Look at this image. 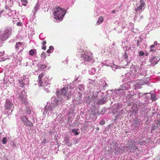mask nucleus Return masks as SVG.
Returning a JSON list of instances; mask_svg holds the SVG:
<instances>
[{
	"instance_id": "46",
	"label": "nucleus",
	"mask_w": 160,
	"mask_h": 160,
	"mask_svg": "<svg viewBox=\"0 0 160 160\" xmlns=\"http://www.w3.org/2000/svg\"><path fill=\"white\" fill-rule=\"evenodd\" d=\"M43 53H42L41 54V57H42L43 55Z\"/></svg>"
},
{
	"instance_id": "30",
	"label": "nucleus",
	"mask_w": 160,
	"mask_h": 160,
	"mask_svg": "<svg viewBox=\"0 0 160 160\" xmlns=\"http://www.w3.org/2000/svg\"><path fill=\"white\" fill-rule=\"evenodd\" d=\"M156 51V49H152V48H151V49H150V51L152 52H155Z\"/></svg>"
},
{
	"instance_id": "47",
	"label": "nucleus",
	"mask_w": 160,
	"mask_h": 160,
	"mask_svg": "<svg viewBox=\"0 0 160 160\" xmlns=\"http://www.w3.org/2000/svg\"><path fill=\"white\" fill-rule=\"evenodd\" d=\"M143 18V16H141V18Z\"/></svg>"
},
{
	"instance_id": "13",
	"label": "nucleus",
	"mask_w": 160,
	"mask_h": 160,
	"mask_svg": "<svg viewBox=\"0 0 160 160\" xmlns=\"http://www.w3.org/2000/svg\"><path fill=\"white\" fill-rule=\"evenodd\" d=\"M64 141L65 142V143L69 147L71 146L72 143H69V138L68 137H66L64 139Z\"/></svg>"
},
{
	"instance_id": "22",
	"label": "nucleus",
	"mask_w": 160,
	"mask_h": 160,
	"mask_svg": "<svg viewBox=\"0 0 160 160\" xmlns=\"http://www.w3.org/2000/svg\"><path fill=\"white\" fill-rule=\"evenodd\" d=\"M46 67H47L46 65H40V68L42 69H44L46 68Z\"/></svg>"
},
{
	"instance_id": "48",
	"label": "nucleus",
	"mask_w": 160,
	"mask_h": 160,
	"mask_svg": "<svg viewBox=\"0 0 160 160\" xmlns=\"http://www.w3.org/2000/svg\"><path fill=\"white\" fill-rule=\"evenodd\" d=\"M147 55H148V54L146 53V56H147Z\"/></svg>"
},
{
	"instance_id": "27",
	"label": "nucleus",
	"mask_w": 160,
	"mask_h": 160,
	"mask_svg": "<svg viewBox=\"0 0 160 160\" xmlns=\"http://www.w3.org/2000/svg\"><path fill=\"white\" fill-rule=\"evenodd\" d=\"M151 98L153 100H156V97L154 95H152L151 96Z\"/></svg>"
},
{
	"instance_id": "41",
	"label": "nucleus",
	"mask_w": 160,
	"mask_h": 160,
	"mask_svg": "<svg viewBox=\"0 0 160 160\" xmlns=\"http://www.w3.org/2000/svg\"><path fill=\"white\" fill-rule=\"evenodd\" d=\"M116 12V11L115 10H113L112 11V12L113 13H115Z\"/></svg>"
},
{
	"instance_id": "21",
	"label": "nucleus",
	"mask_w": 160,
	"mask_h": 160,
	"mask_svg": "<svg viewBox=\"0 0 160 160\" xmlns=\"http://www.w3.org/2000/svg\"><path fill=\"white\" fill-rule=\"evenodd\" d=\"M72 132L73 133H74V134L76 135H78L79 134V133L77 131H76L75 129H73Z\"/></svg>"
},
{
	"instance_id": "16",
	"label": "nucleus",
	"mask_w": 160,
	"mask_h": 160,
	"mask_svg": "<svg viewBox=\"0 0 160 160\" xmlns=\"http://www.w3.org/2000/svg\"><path fill=\"white\" fill-rule=\"evenodd\" d=\"M39 7V6L38 4H36L34 7L33 11L34 12V13L35 14L37 11L38 10Z\"/></svg>"
},
{
	"instance_id": "3",
	"label": "nucleus",
	"mask_w": 160,
	"mask_h": 160,
	"mask_svg": "<svg viewBox=\"0 0 160 160\" xmlns=\"http://www.w3.org/2000/svg\"><path fill=\"white\" fill-rule=\"evenodd\" d=\"M11 32V31L8 28H6L5 31L0 32V41H2L7 39L9 37Z\"/></svg>"
},
{
	"instance_id": "17",
	"label": "nucleus",
	"mask_w": 160,
	"mask_h": 160,
	"mask_svg": "<svg viewBox=\"0 0 160 160\" xmlns=\"http://www.w3.org/2000/svg\"><path fill=\"white\" fill-rule=\"evenodd\" d=\"M47 42L46 41H44L42 42V49L43 50H46V47L44 46L46 44Z\"/></svg>"
},
{
	"instance_id": "33",
	"label": "nucleus",
	"mask_w": 160,
	"mask_h": 160,
	"mask_svg": "<svg viewBox=\"0 0 160 160\" xmlns=\"http://www.w3.org/2000/svg\"><path fill=\"white\" fill-rule=\"evenodd\" d=\"M21 23L19 22H18L17 23V26H21Z\"/></svg>"
},
{
	"instance_id": "6",
	"label": "nucleus",
	"mask_w": 160,
	"mask_h": 160,
	"mask_svg": "<svg viewBox=\"0 0 160 160\" xmlns=\"http://www.w3.org/2000/svg\"><path fill=\"white\" fill-rule=\"evenodd\" d=\"M5 108L8 110H11L12 112L14 108V106L12 102L10 100H7L5 105Z\"/></svg>"
},
{
	"instance_id": "35",
	"label": "nucleus",
	"mask_w": 160,
	"mask_h": 160,
	"mask_svg": "<svg viewBox=\"0 0 160 160\" xmlns=\"http://www.w3.org/2000/svg\"><path fill=\"white\" fill-rule=\"evenodd\" d=\"M98 103H99V104H103L105 103V102L104 101H103L102 102H101V101H100V102H98Z\"/></svg>"
},
{
	"instance_id": "36",
	"label": "nucleus",
	"mask_w": 160,
	"mask_h": 160,
	"mask_svg": "<svg viewBox=\"0 0 160 160\" xmlns=\"http://www.w3.org/2000/svg\"><path fill=\"white\" fill-rule=\"evenodd\" d=\"M155 47V45H151V46H150V48H154Z\"/></svg>"
},
{
	"instance_id": "12",
	"label": "nucleus",
	"mask_w": 160,
	"mask_h": 160,
	"mask_svg": "<svg viewBox=\"0 0 160 160\" xmlns=\"http://www.w3.org/2000/svg\"><path fill=\"white\" fill-rule=\"evenodd\" d=\"M132 109L134 113H137L138 112V106L136 104H133L132 107Z\"/></svg>"
},
{
	"instance_id": "42",
	"label": "nucleus",
	"mask_w": 160,
	"mask_h": 160,
	"mask_svg": "<svg viewBox=\"0 0 160 160\" xmlns=\"http://www.w3.org/2000/svg\"><path fill=\"white\" fill-rule=\"evenodd\" d=\"M152 129L153 130H154L155 129V127L154 126H153L152 127Z\"/></svg>"
},
{
	"instance_id": "32",
	"label": "nucleus",
	"mask_w": 160,
	"mask_h": 160,
	"mask_svg": "<svg viewBox=\"0 0 160 160\" xmlns=\"http://www.w3.org/2000/svg\"><path fill=\"white\" fill-rule=\"evenodd\" d=\"M49 49H50V50H53L54 49V48L52 46H50L49 48Z\"/></svg>"
},
{
	"instance_id": "20",
	"label": "nucleus",
	"mask_w": 160,
	"mask_h": 160,
	"mask_svg": "<svg viewBox=\"0 0 160 160\" xmlns=\"http://www.w3.org/2000/svg\"><path fill=\"white\" fill-rule=\"evenodd\" d=\"M2 143L3 144H6L7 142V139L6 137H4L2 140Z\"/></svg>"
},
{
	"instance_id": "4",
	"label": "nucleus",
	"mask_w": 160,
	"mask_h": 160,
	"mask_svg": "<svg viewBox=\"0 0 160 160\" xmlns=\"http://www.w3.org/2000/svg\"><path fill=\"white\" fill-rule=\"evenodd\" d=\"M21 119L24 125L30 127H32L33 126L32 122L28 120V118L26 116H22L21 117Z\"/></svg>"
},
{
	"instance_id": "19",
	"label": "nucleus",
	"mask_w": 160,
	"mask_h": 160,
	"mask_svg": "<svg viewBox=\"0 0 160 160\" xmlns=\"http://www.w3.org/2000/svg\"><path fill=\"white\" fill-rule=\"evenodd\" d=\"M21 2H22V5L24 6H27V4L28 3V1L27 0H21Z\"/></svg>"
},
{
	"instance_id": "15",
	"label": "nucleus",
	"mask_w": 160,
	"mask_h": 160,
	"mask_svg": "<svg viewBox=\"0 0 160 160\" xmlns=\"http://www.w3.org/2000/svg\"><path fill=\"white\" fill-rule=\"evenodd\" d=\"M36 53V50L35 49H31L29 51V54L31 56H33L35 53Z\"/></svg>"
},
{
	"instance_id": "31",
	"label": "nucleus",
	"mask_w": 160,
	"mask_h": 160,
	"mask_svg": "<svg viewBox=\"0 0 160 160\" xmlns=\"http://www.w3.org/2000/svg\"><path fill=\"white\" fill-rule=\"evenodd\" d=\"M47 52L48 53H51V50H50V49H48L47 50Z\"/></svg>"
},
{
	"instance_id": "9",
	"label": "nucleus",
	"mask_w": 160,
	"mask_h": 160,
	"mask_svg": "<svg viewBox=\"0 0 160 160\" xmlns=\"http://www.w3.org/2000/svg\"><path fill=\"white\" fill-rule=\"evenodd\" d=\"M136 146H138L137 143V142H131V144H130L129 147L131 149L130 151L132 152H135L137 151L138 148Z\"/></svg>"
},
{
	"instance_id": "37",
	"label": "nucleus",
	"mask_w": 160,
	"mask_h": 160,
	"mask_svg": "<svg viewBox=\"0 0 160 160\" xmlns=\"http://www.w3.org/2000/svg\"><path fill=\"white\" fill-rule=\"evenodd\" d=\"M137 46H139V40H137Z\"/></svg>"
},
{
	"instance_id": "10",
	"label": "nucleus",
	"mask_w": 160,
	"mask_h": 160,
	"mask_svg": "<svg viewBox=\"0 0 160 160\" xmlns=\"http://www.w3.org/2000/svg\"><path fill=\"white\" fill-rule=\"evenodd\" d=\"M23 42H17L15 45V50L17 51L20 48H22V46L23 45Z\"/></svg>"
},
{
	"instance_id": "18",
	"label": "nucleus",
	"mask_w": 160,
	"mask_h": 160,
	"mask_svg": "<svg viewBox=\"0 0 160 160\" xmlns=\"http://www.w3.org/2000/svg\"><path fill=\"white\" fill-rule=\"evenodd\" d=\"M137 145H138V144H139L141 146H142L146 144V142L145 140H142L141 142H137Z\"/></svg>"
},
{
	"instance_id": "23",
	"label": "nucleus",
	"mask_w": 160,
	"mask_h": 160,
	"mask_svg": "<svg viewBox=\"0 0 160 160\" xmlns=\"http://www.w3.org/2000/svg\"><path fill=\"white\" fill-rule=\"evenodd\" d=\"M156 123L157 124V127H158V126H160V120H156L155 121Z\"/></svg>"
},
{
	"instance_id": "8",
	"label": "nucleus",
	"mask_w": 160,
	"mask_h": 160,
	"mask_svg": "<svg viewBox=\"0 0 160 160\" xmlns=\"http://www.w3.org/2000/svg\"><path fill=\"white\" fill-rule=\"evenodd\" d=\"M68 89L64 87L61 90V96L66 97V99H69L71 98V94L67 93Z\"/></svg>"
},
{
	"instance_id": "7",
	"label": "nucleus",
	"mask_w": 160,
	"mask_h": 160,
	"mask_svg": "<svg viewBox=\"0 0 160 160\" xmlns=\"http://www.w3.org/2000/svg\"><path fill=\"white\" fill-rule=\"evenodd\" d=\"M140 5L137 3L135 8V11L136 12L139 10H142L145 5V3L143 0H140Z\"/></svg>"
},
{
	"instance_id": "28",
	"label": "nucleus",
	"mask_w": 160,
	"mask_h": 160,
	"mask_svg": "<svg viewBox=\"0 0 160 160\" xmlns=\"http://www.w3.org/2000/svg\"><path fill=\"white\" fill-rule=\"evenodd\" d=\"M5 8L6 9L9 10V11H11V9L7 5H6L5 6Z\"/></svg>"
},
{
	"instance_id": "38",
	"label": "nucleus",
	"mask_w": 160,
	"mask_h": 160,
	"mask_svg": "<svg viewBox=\"0 0 160 160\" xmlns=\"http://www.w3.org/2000/svg\"><path fill=\"white\" fill-rule=\"evenodd\" d=\"M4 11L3 10H2L1 11H0V17H1V14Z\"/></svg>"
},
{
	"instance_id": "43",
	"label": "nucleus",
	"mask_w": 160,
	"mask_h": 160,
	"mask_svg": "<svg viewBox=\"0 0 160 160\" xmlns=\"http://www.w3.org/2000/svg\"><path fill=\"white\" fill-rule=\"evenodd\" d=\"M60 93V92H59V91H57L56 92V93H57V95H58V94H59V93Z\"/></svg>"
},
{
	"instance_id": "1",
	"label": "nucleus",
	"mask_w": 160,
	"mask_h": 160,
	"mask_svg": "<svg viewBox=\"0 0 160 160\" xmlns=\"http://www.w3.org/2000/svg\"><path fill=\"white\" fill-rule=\"evenodd\" d=\"M53 11L54 18L56 20H62L66 12L64 9L58 7L54 8Z\"/></svg>"
},
{
	"instance_id": "49",
	"label": "nucleus",
	"mask_w": 160,
	"mask_h": 160,
	"mask_svg": "<svg viewBox=\"0 0 160 160\" xmlns=\"http://www.w3.org/2000/svg\"><path fill=\"white\" fill-rule=\"evenodd\" d=\"M10 0V1H11L12 0Z\"/></svg>"
},
{
	"instance_id": "11",
	"label": "nucleus",
	"mask_w": 160,
	"mask_h": 160,
	"mask_svg": "<svg viewBox=\"0 0 160 160\" xmlns=\"http://www.w3.org/2000/svg\"><path fill=\"white\" fill-rule=\"evenodd\" d=\"M83 59L86 61H90L92 59V56H89L88 55H86L83 56Z\"/></svg>"
},
{
	"instance_id": "45",
	"label": "nucleus",
	"mask_w": 160,
	"mask_h": 160,
	"mask_svg": "<svg viewBox=\"0 0 160 160\" xmlns=\"http://www.w3.org/2000/svg\"><path fill=\"white\" fill-rule=\"evenodd\" d=\"M58 105V102H57L55 106H57Z\"/></svg>"
},
{
	"instance_id": "44",
	"label": "nucleus",
	"mask_w": 160,
	"mask_h": 160,
	"mask_svg": "<svg viewBox=\"0 0 160 160\" xmlns=\"http://www.w3.org/2000/svg\"><path fill=\"white\" fill-rule=\"evenodd\" d=\"M96 130H98H98H99V128H98V127H97V128H96Z\"/></svg>"
},
{
	"instance_id": "5",
	"label": "nucleus",
	"mask_w": 160,
	"mask_h": 160,
	"mask_svg": "<svg viewBox=\"0 0 160 160\" xmlns=\"http://www.w3.org/2000/svg\"><path fill=\"white\" fill-rule=\"evenodd\" d=\"M18 99L21 103L25 105H27L28 104L27 98H26V95L21 93L19 96Z\"/></svg>"
},
{
	"instance_id": "2",
	"label": "nucleus",
	"mask_w": 160,
	"mask_h": 160,
	"mask_svg": "<svg viewBox=\"0 0 160 160\" xmlns=\"http://www.w3.org/2000/svg\"><path fill=\"white\" fill-rule=\"evenodd\" d=\"M44 75V74L43 72L38 76V82L39 86L45 87L48 85H49L48 82V78L47 77L45 76L44 79H42V77Z\"/></svg>"
},
{
	"instance_id": "24",
	"label": "nucleus",
	"mask_w": 160,
	"mask_h": 160,
	"mask_svg": "<svg viewBox=\"0 0 160 160\" xmlns=\"http://www.w3.org/2000/svg\"><path fill=\"white\" fill-rule=\"evenodd\" d=\"M145 54V53L142 51H140L139 52V55L140 56H143Z\"/></svg>"
},
{
	"instance_id": "34",
	"label": "nucleus",
	"mask_w": 160,
	"mask_h": 160,
	"mask_svg": "<svg viewBox=\"0 0 160 160\" xmlns=\"http://www.w3.org/2000/svg\"><path fill=\"white\" fill-rule=\"evenodd\" d=\"M20 83L23 86H24L25 85V84L23 83V81H21Z\"/></svg>"
},
{
	"instance_id": "14",
	"label": "nucleus",
	"mask_w": 160,
	"mask_h": 160,
	"mask_svg": "<svg viewBox=\"0 0 160 160\" xmlns=\"http://www.w3.org/2000/svg\"><path fill=\"white\" fill-rule=\"evenodd\" d=\"M104 18L102 16L100 17L97 21V23L98 25H99L103 21Z\"/></svg>"
},
{
	"instance_id": "40",
	"label": "nucleus",
	"mask_w": 160,
	"mask_h": 160,
	"mask_svg": "<svg viewBox=\"0 0 160 160\" xmlns=\"http://www.w3.org/2000/svg\"><path fill=\"white\" fill-rule=\"evenodd\" d=\"M156 58L155 57L153 58L152 60V61L153 62L154 61H155V59H156Z\"/></svg>"
},
{
	"instance_id": "39",
	"label": "nucleus",
	"mask_w": 160,
	"mask_h": 160,
	"mask_svg": "<svg viewBox=\"0 0 160 160\" xmlns=\"http://www.w3.org/2000/svg\"><path fill=\"white\" fill-rule=\"evenodd\" d=\"M154 44L157 45L158 44L157 42L156 41H155L154 42Z\"/></svg>"
},
{
	"instance_id": "26",
	"label": "nucleus",
	"mask_w": 160,
	"mask_h": 160,
	"mask_svg": "<svg viewBox=\"0 0 160 160\" xmlns=\"http://www.w3.org/2000/svg\"><path fill=\"white\" fill-rule=\"evenodd\" d=\"M105 121L104 120H102L100 122V124L101 125H103L105 124Z\"/></svg>"
},
{
	"instance_id": "29",
	"label": "nucleus",
	"mask_w": 160,
	"mask_h": 160,
	"mask_svg": "<svg viewBox=\"0 0 160 160\" xmlns=\"http://www.w3.org/2000/svg\"><path fill=\"white\" fill-rule=\"evenodd\" d=\"M4 52V51L0 52V56H2L3 55Z\"/></svg>"
},
{
	"instance_id": "25",
	"label": "nucleus",
	"mask_w": 160,
	"mask_h": 160,
	"mask_svg": "<svg viewBox=\"0 0 160 160\" xmlns=\"http://www.w3.org/2000/svg\"><path fill=\"white\" fill-rule=\"evenodd\" d=\"M31 112V109L28 108H27V113L28 114H30Z\"/></svg>"
}]
</instances>
